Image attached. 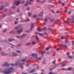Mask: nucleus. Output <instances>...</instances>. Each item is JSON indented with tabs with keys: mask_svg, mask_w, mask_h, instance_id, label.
Masks as SVG:
<instances>
[{
	"mask_svg": "<svg viewBox=\"0 0 74 74\" xmlns=\"http://www.w3.org/2000/svg\"><path fill=\"white\" fill-rule=\"evenodd\" d=\"M16 52L18 53H20V51H16Z\"/></svg>",
	"mask_w": 74,
	"mask_h": 74,
	"instance_id": "obj_45",
	"label": "nucleus"
},
{
	"mask_svg": "<svg viewBox=\"0 0 74 74\" xmlns=\"http://www.w3.org/2000/svg\"><path fill=\"white\" fill-rule=\"evenodd\" d=\"M9 64H8V63H7V62H6L3 65V66H9Z\"/></svg>",
	"mask_w": 74,
	"mask_h": 74,
	"instance_id": "obj_8",
	"label": "nucleus"
},
{
	"mask_svg": "<svg viewBox=\"0 0 74 74\" xmlns=\"http://www.w3.org/2000/svg\"><path fill=\"white\" fill-rule=\"evenodd\" d=\"M60 45L61 46H62L64 47H67L66 45H63L61 44Z\"/></svg>",
	"mask_w": 74,
	"mask_h": 74,
	"instance_id": "obj_18",
	"label": "nucleus"
},
{
	"mask_svg": "<svg viewBox=\"0 0 74 74\" xmlns=\"http://www.w3.org/2000/svg\"><path fill=\"white\" fill-rule=\"evenodd\" d=\"M45 61H44L43 62V64H45Z\"/></svg>",
	"mask_w": 74,
	"mask_h": 74,
	"instance_id": "obj_48",
	"label": "nucleus"
},
{
	"mask_svg": "<svg viewBox=\"0 0 74 74\" xmlns=\"http://www.w3.org/2000/svg\"><path fill=\"white\" fill-rule=\"evenodd\" d=\"M65 64H63V65H62V66H65Z\"/></svg>",
	"mask_w": 74,
	"mask_h": 74,
	"instance_id": "obj_60",
	"label": "nucleus"
},
{
	"mask_svg": "<svg viewBox=\"0 0 74 74\" xmlns=\"http://www.w3.org/2000/svg\"><path fill=\"white\" fill-rule=\"evenodd\" d=\"M35 34H38V32H36L35 33Z\"/></svg>",
	"mask_w": 74,
	"mask_h": 74,
	"instance_id": "obj_55",
	"label": "nucleus"
},
{
	"mask_svg": "<svg viewBox=\"0 0 74 74\" xmlns=\"http://www.w3.org/2000/svg\"><path fill=\"white\" fill-rule=\"evenodd\" d=\"M48 29H50V30H52V29H51V28H48Z\"/></svg>",
	"mask_w": 74,
	"mask_h": 74,
	"instance_id": "obj_57",
	"label": "nucleus"
},
{
	"mask_svg": "<svg viewBox=\"0 0 74 74\" xmlns=\"http://www.w3.org/2000/svg\"><path fill=\"white\" fill-rule=\"evenodd\" d=\"M65 12H67V9H65Z\"/></svg>",
	"mask_w": 74,
	"mask_h": 74,
	"instance_id": "obj_56",
	"label": "nucleus"
},
{
	"mask_svg": "<svg viewBox=\"0 0 74 74\" xmlns=\"http://www.w3.org/2000/svg\"><path fill=\"white\" fill-rule=\"evenodd\" d=\"M29 10V8H27V10Z\"/></svg>",
	"mask_w": 74,
	"mask_h": 74,
	"instance_id": "obj_51",
	"label": "nucleus"
},
{
	"mask_svg": "<svg viewBox=\"0 0 74 74\" xmlns=\"http://www.w3.org/2000/svg\"><path fill=\"white\" fill-rule=\"evenodd\" d=\"M13 70L14 69L12 68H10L7 71H4L3 72V73L5 74H9L11 73Z\"/></svg>",
	"mask_w": 74,
	"mask_h": 74,
	"instance_id": "obj_1",
	"label": "nucleus"
},
{
	"mask_svg": "<svg viewBox=\"0 0 74 74\" xmlns=\"http://www.w3.org/2000/svg\"><path fill=\"white\" fill-rule=\"evenodd\" d=\"M35 37L36 38L37 41H38L39 40V38H38V37L37 36H36Z\"/></svg>",
	"mask_w": 74,
	"mask_h": 74,
	"instance_id": "obj_14",
	"label": "nucleus"
},
{
	"mask_svg": "<svg viewBox=\"0 0 74 74\" xmlns=\"http://www.w3.org/2000/svg\"><path fill=\"white\" fill-rule=\"evenodd\" d=\"M65 43H68L69 42V41L68 40H65Z\"/></svg>",
	"mask_w": 74,
	"mask_h": 74,
	"instance_id": "obj_24",
	"label": "nucleus"
},
{
	"mask_svg": "<svg viewBox=\"0 0 74 74\" xmlns=\"http://www.w3.org/2000/svg\"><path fill=\"white\" fill-rule=\"evenodd\" d=\"M23 31L22 29H20L19 30H17V33H18L19 34H20V33H22L23 32Z\"/></svg>",
	"mask_w": 74,
	"mask_h": 74,
	"instance_id": "obj_4",
	"label": "nucleus"
},
{
	"mask_svg": "<svg viewBox=\"0 0 74 74\" xmlns=\"http://www.w3.org/2000/svg\"><path fill=\"white\" fill-rule=\"evenodd\" d=\"M60 12H59V11H57L56 13H58Z\"/></svg>",
	"mask_w": 74,
	"mask_h": 74,
	"instance_id": "obj_59",
	"label": "nucleus"
},
{
	"mask_svg": "<svg viewBox=\"0 0 74 74\" xmlns=\"http://www.w3.org/2000/svg\"><path fill=\"white\" fill-rule=\"evenodd\" d=\"M32 56L34 57H35L36 58L37 57L38 54H32Z\"/></svg>",
	"mask_w": 74,
	"mask_h": 74,
	"instance_id": "obj_6",
	"label": "nucleus"
},
{
	"mask_svg": "<svg viewBox=\"0 0 74 74\" xmlns=\"http://www.w3.org/2000/svg\"><path fill=\"white\" fill-rule=\"evenodd\" d=\"M41 58H40V57H39V58H38V60H41Z\"/></svg>",
	"mask_w": 74,
	"mask_h": 74,
	"instance_id": "obj_53",
	"label": "nucleus"
},
{
	"mask_svg": "<svg viewBox=\"0 0 74 74\" xmlns=\"http://www.w3.org/2000/svg\"><path fill=\"white\" fill-rule=\"evenodd\" d=\"M19 26H18L17 27H15V28L16 29H18V28H20V27H19Z\"/></svg>",
	"mask_w": 74,
	"mask_h": 74,
	"instance_id": "obj_28",
	"label": "nucleus"
},
{
	"mask_svg": "<svg viewBox=\"0 0 74 74\" xmlns=\"http://www.w3.org/2000/svg\"><path fill=\"white\" fill-rule=\"evenodd\" d=\"M53 6L52 5H49V7H48L49 8H51L53 7Z\"/></svg>",
	"mask_w": 74,
	"mask_h": 74,
	"instance_id": "obj_22",
	"label": "nucleus"
},
{
	"mask_svg": "<svg viewBox=\"0 0 74 74\" xmlns=\"http://www.w3.org/2000/svg\"><path fill=\"white\" fill-rule=\"evenodd\" d=\"M31 3V2H29V1H27V3L25 4V6H27L28 5H30Z\"/></svg>",
	"mask_w": 74,
	"mask_h": 74,
	"instance_id": "obj_7",
	"label": "nucleus"
},
{
	"mask_svg": "<svg viewBox=\"0 0 74 74\" xmlns=\"http://www.w3.org/2000/svg\"><path fill=\"white\" fill-rule=\"evenodd\" d=\"M16 38H21V36L20 37V36H16Z\"/></svg>",
	"mask_w": 74,
	"mask_h": 74,
	"instance_id": "obj_26",
	"label": "nucleus"
},
{
	"mask_svg": "<svg viewBox=\"0 0 74 74\" xmlns=\"http://www.w3.org/2000/svg\"><path fill=\"white\" fill-rule=\"evenodd\" d=\"M12 8L13 9H14L15 8V6H12Z\"/></svg>",
	"mask_w": 74,
	"mask_h": 74,
	"instance_id": "obj_29",
	"label": "nucleus"
},
{
	"mask_svg": "<svg viewBox=\"0 0 74 74\" xmlns=\"http://www.w3.org/2000/svg\"><path fill=\"white\" fill-rule=\"evenodd\" d=\"M52 62V63H53V64H55V61H54V62Z\"/></svg>",
	"mask_w": 74,
	"mask_h": 74,
	"instance_id": "obj_52",
	"label": "nucleus"
},
{
	"mask_svg": "<svg viewBox=\"0 0 74 74\" xmlns=\"http://www.w3.org/2000/svg\"><path fill=\"white\" fill-rule=\"evenodd\" d=\"M4 8V6L3 5H2V8H1V10H2Z\"/></svg>",
	"mask_w": 74,
	"mask_h": 74,
	"instance_id": "obj_39",
	"label": "nucleus"
},
{
	"mask_svg": "<svg viewBox=\"0 0 74 74\" xmlns=\"http://www.w3.org/2000/svg\"><path fill=\"white\" fill-rule=\"evenodd\" d=\"M34 1V0H29L30 2H32Z\"/></svg>",
	"mask_w": 74,
	"mask_h": 74,
	"instance_id": "obj_49",
	"label": "nucleus"
},
{
	"mask_svg": "<svg viewBox=\"0 0 74 74\" xmlns=\"http://www.w3.org/2000/svg\"><path fill=\"white\" fill-rule=\"evenodd\" d=\"M1 54L3 56H7L8 55L7 54H5V53H1Z\"/></svg>",
	"mask_w": 74,
	"mask_h": 74,
	"instance_id": "obj_13",
	"label": "nucleus"
},
{
	"mask_svg": "<svg viewBox=\"0 0 74 74\" xmlns=\"http://www.w3.org/2000/svg\"><path fill=\"white\" fill-rule=\"evenodd\" d=\"M20 0H16L14 2V5H18L19 4H23L25 3L24 1H23L22 2H21L20 1H19Z\"/></svg>",
	"mask_w": 74,
	"mask_h": 74,
	"instance_id": "obj_2",
	"label": "nucleus"
},
{
	"mask_svg": "<svg viewBox=\"0 0 74 74\" xmlns=\"http://www.w3.org/2000/svg\"><path fill=\"white\" fill-rule=\"evenodd\" d=\"M36 15H34L33 17L34 18H36Z\"/></svg>",
	"mask_w": 74,
	"mask_h": 74,
	"instance_id": "obj_38",
	"label": "nucleus"
},
{
	"mask_svg": "<svg viewBox=\"0 0 74 74\" xmlns=\"http://www.w3.org/2000/svg\"><path fill=\"white\" fill-rule=\"evenodd\" d=\"M8 9H6L5 10H4V11L5 12H7L8 11Z\"/></svg>",
	"mask_w": 74,
	"mask_h": 74,
	"instance_id": "obj_27",
	"label": "nucleus"
},
{
	"mask_svg": "<svg viewBox=\"0 0 74 74\" xmlns=\"http://www.w3.org/2000/svg\"><path fill=\"white\" fill-rule=\"evenodd\" d=\"M64 37H62L61 38V39H64Z\"/></svg>",
	"mask_w": 74,
	"mask_h": 74,
	"instance_id": "obj_61",
	"label": "nucleus"
},
{
	"mask_svg": "<svg viewBox=\"0 0 74 74\" xmlns=\"http://www.w3.org/2000/svg\"><path fill=\"white\" fill-rule=\"evenodd\" d=\"M57 51H59V49L58 48V49H57Z\"/></svg>",
	"mask_w": 74,
	"mask_h": 74,
	"instance_id": "obj_62",
	"label": "nucleus"
},
{
	"mask_svg": "<svg viewBox=\"0 0 74 74\" xmlns=\"http://www.w3.org/2000/svg\"><path fill=\"white\" fill-rule=\"evenodd\" d=\"M46 49L47 50H49V47L46 48Z\"/></svg>",
	"mask_w": 74,
	"mask_h": 74,
	"instance_id": "obj_42",
	"label": "nucleus"
},
{
	"mask_svg": "<svg viewBox=\"0 0 74 74\" xmlns=\"http://www.w3.org/2000/svg\"><path fill=\"white\" fill-rule=\"evenodd\" d=\"M5 16H6V15L5 14H3V15L1 16V18L3 17H5Z\"/></svg>",
	"mask_w": 74,
	"mask_h": 74,
	"instance_id": "obj_21",
	"label": "nucleus"
},
{
	"mask_svg": "<svg viewBox=\"0 0 74 74\" xmlns=\"http://www.w3.org/2000/svg\"><path fill=\"white\" fill-rule=\"evenodd\" d=\"M39 35H40L41 36H42V37H43L44 36V34H40V33H39Z\"/></svg>",
	"mask_w": 74,
	"mask_h": 74,
	"instance_id": "obj_19",
	"label": "nucleus"
},
{
	"mask_svg": "<svg viewBox=\"0 0 74 74\" xmlns=\"http://www.w3.org/2000/svg\"><path fill=\"white\" fill-rule=\"evenodd\" d=\"M43 13V11H42V12H41L40 14L39 15V16H41L42 17V16Z\"/></svg>",
	"mask_w": 74,
	"mask_h": 74,
	"instance_id": "obj_10",
	"label": "nucleus"
},
{
	"mask_svg": "<svg viewBox=\"0 0 74 74\" xmlns=\"http://www.w3.org/2000/svg\"><path fill=\"white\" fill-rule=\"evenodd\" d=\"M22 74H27L26 73H23Z\"/></svg>",
	"mask_w": 74,
	"mask_h": 74,
	"instance_id": "obj_64",
	"label": "nucleus"
},
{
	"mask_svg": "<svg viewBox=\"0 0 74 74\" xmlns=\"http://www.w3.org/2000/svg\"><path fill=\"white\" fill-rule=\"evenodd\" d=\"M49 74H55V73H53L52 72H51L50 73H49Z\"/></svg>",
	"mask_w": 74,
	"mask_h": 74,
	"instance_id": "obj_36",
	"label": "nucleus"
},
{
	"mask_svg": "<svg viewBox=\"0 0 74 74\" xmlns=\"http://www.w3.org/2000/svg\"><path fill=\"white\" fill-rule=\"evenodd\" d=\"M21 61L19 60L16 62V64H12L11 65L12 66H14L15 65H19L21 63Z\"/></svg>",
	"mask_w": 74,
	"mask_h": 74,
	"instance_id": "obj_3",
	"label": "nucleus"
},
{
	"mask_svg": "<svg viewBox=\"0 0 74 74\" xmlns=\"http://www.w3.org/2000/svg\"><path fill=\"white\" fill-rule=\"evenodd\" d=\"M34 71H35V70L34 69H33L32 70V71H30L29 72V73H32L34 72Z\"/></svg>",
	"mask_w": 74,
	"mask_h": 74,
	"instance_id": "obj_15",
	"label": "nucleus"
},
{
	"mask_svg": "<svg viewBox=\"0 0 74 74\" xmlns=\"http://www.w3.org/2000/svg\"><path fill=\"white\" fill-rule=\"evenodd\" d=\"M62 6H64V5L65 4L64 3H62Z\"/></svg>",
	"mask_w": 74,
	"mask_h": 74,
	"instance_id": "obj_44",
	"label": "nucleus"
},
{
	"mask_svg": "<svg viewBox=\"0 0 74 74\" xmlns=\"http://www.w3.org/2000/svg\"><path fill=\"white\" fill-rule=\"evenodd\" d=\"M12 55L14 56H18V54H15L14 53H12Z\"/></svg>",
	"mask_w": 74,
	"mask_h": 74,
	"instance_id": "obj_17",
	"label": "nucleus"
},
{
	"mask_svg": "<svg viewBox=\"0 0 74 74\" xmlns=\"http://www.w3.org/2000/svg\"><path fill=\"white\" fill-rule=\"evenodd\" d=\"M26 36V34H23V35H22L21 36V38H23L24 37H25V36Z\"/></svg>",
	"mask_w": 74,
	"mask_h": 74,
	"instance_id": "obj_12",
	"label": "nucleus"
},
{
	"mask_svg": "<svg viewBox=\"0 0 74 74\" xmlns=\"http://www.w3.org/2000/svg\"><path fill=\"white\" fill-rule=\"evenodd\" d=\"M37 30L38 31H39V32H41L42 31V30L41 29V28L39 27L38 28Z\"/></svg>",
	"mask_w": 74,
	"mask_h": 74,
	"instance_id": "obj_11",
	"label": "nucleus"
},
{
	"mask_svg": "<svg viewBox=\"0 0 74 74\" xmlns=\"http://www.w3.org/2000/svg\"><path fill=\"white\" fill-rule=\"evenodd\" d=\"M67 55L68 56H69L70 55V53L68 52L67 53Z\"/></svg>",
	"mask_w": 74,
	"mask_h": 74,
	"instance_id": "obj_32",
	"label": "nucleus"
},
{
	"mask_svg": "<svg viewBox=\"0 0 74 74\" xmlns=\"http://www.w3.org/2000/svg\"><path fill=\"white\" fill-rule=\"evenodd\" d=\"M32 45H35L36 44V42H32Z\"/></svg>",
	"mask_w": 74,
	"mask_h": 74,
	"instance_id": "obj_23",
	"label": "nucleus"
},
{
	"mask_svg": "<svg viewBox=\"0 0 74 74\" xmlns=\"http://www.w3.org/2000/svg\"><path fill=\"white\" fill-rule=\"evenodd\" d=\"M29 20H30L29 19H28L27 20V21H25L26 22H27V21H29Z\"/></svg>",
	"mask_w": 74,
	"mask_h": 74,
	"instance_id": "obj_46",
	"label": "nucleus"
},
{
	"mask_svg": "<svg viewBox=\"0 0 74 74\" xmlns=\"http://www.w3.org/2000/svg\"><path fill=\"white\" fill-rule=\"evenodd\" d=\"M14 40V39H8V41L10 42H12V41L13 40Z\"/></svg>",
	"mask_w": 74,
	"mask_h": 74,
	"instance_id": "obj_16",
	"label": "nucleus"
},
{
	"mask_svg": "<svg viewBox=\"0 0 74 74\" xmlns=\"http://www.w3.org/2000/svg\"><path fill=\"white\" fill-rule=\"evenodd\" d=\"M47 20H48L47 18H45V22H47Z\"/></svg>",
	"mask_w": 74,
	"mask_h": 74,
	"instance_id": "obj_33",
	"label": "nucleus"
},
{
	"mask_svg": "<svg viewBox=\"0 0 74 74\" xmlns=\"http://www.w3.org/2000/svg\"><path fill=\"white\" fill-rule=\"evenodd\" d=\"M43 29L45 30H47L46 27H43Z\"/></svg>",
	"mask_w": 74,
	"mask_h": 74,
	"instance_id": "obj_25",
	"label": "nucleus"
},
{
	"mask_svg": "<svg viewBox=\"0 0 74 74\" xmlns=\"http://www.w3.org/2000/svg\"><path fill=\"white\" fill-rule=\"evenodd\" d=\"M44 53V51H42V52H41V54L42 55H43Z\"/></svg>",
	"mask_w": 74,
	"mask_h": 74,
	"instance_id": "obj_41",
	"label": "nucleus"
},
{
	"mask_svg": "<svg viewBox=\"0 0 74 74\" xmlns=\"http://www.w3.org/2000/svg\"><path fill=\"white\" fill-rule=\"evenodd\" d=\"M69 23V22L68 21H67L66 22V23L67 24H68Z\"/></svg>",
	"mask_w": 74,
	"mask_h": 74,
	"instance_id": "obj_58",
	"label": "nucleus"
},
{
	"mask_svg": "<svg viewBox=\"0 0 74 74\" xmlns=\"http://www.w3.org/2000/svg\"><path fill=\"white\" fill-rule=\"evenodd\" d=\"M32 26H31V28L30 30H32L34 28V26H35V24L34 23H32L31 24Z\"/></svg>",
	"mask_w": 74,
	"mask_h": 74,
	"instance_id": "obj_5",
	"label": "nucleus"
},
{
	"mask_svg": "<svg viewBox=\"0 0 74 74\" xmlns=\"http://www.w3.org/2000/svg\"><path fill=\"white\" fill-rule=\"evenodd\" d=\"M72 19L71 20V21L72 23H74V16H72Z\"/></svg>",
	"mask_w": 74,
	"mask_h": 74,
	"instance_id": "obj_9",
	"label": "nucleus"
},
{
	"mask_svg": "<svg viewBox=\"0 0 74 74\" xmlns=\"http://www.w3.org/2000/svg\"><path fill=\"white\" fill-rule=\"evenodd\" d=\"M25 61H26V60H22V62H25Z\"/></svg>",
	"mask_w": 74,
	"mask_h": 74,
	"instance_id": "obj_37",
	"label": "nucleus"
},
{
	"mask_svg": "<svg viewBox=\"0 0 74 74\" xmlns=\"http://www.w3.org/2000/svg\"><path fill=\"white\" fill-rule=\"evenodd\" d=\"M10 45H11V46H12V47H11V48H13V46H14V45H12V44H10Z\"/></svg>",
	"mask_w": 74,
	"mask_h": 74,
	"instance_id": "obj_34",
	"label": "nucleus"
},
{
	"mask_svg": "<svg viewBox=\"0 0 74 74\" xmlns=\"http://www.w3.org/2000/svg\"><path fill=\"white\" fill-rule=\"evenodd\" d=\"M72 45H74V41L73 42V43H72Z\"/></svg>",
	"mask_w": 74,
	"mask_h": 74,
	"instance_id": "obj_63",
	"label": "nucleus"
},
{
	"mask_svg": "<svg viewBox=\"0 0 74 74\" xmlns=\"http://www.w3.org/2000/svg\"><path fill=\"white\" fill-rule=\"evenodd\" d=\"M68 57L70 58H73L72 56H69Z\"/></svg>",
	"mask_w": 74,
	"mask_h": 74,
	"instance_id": "obj_35",
	"label": "nucleus"
},
{
	"mask_svg": "<svg viewBox=\"0 0 74 74\" xmlns=\"http://www.w3.org/2000/svg\"><path fill=\"white\" fill-rule=\"evenodd\" d=\"M31 15V14L30 13H28V16H30Z\"/></svg>",
	"mask_w": 74,
	"mask_h": 74,
	"instance_id": "obj_43",
	"label": "nucleus"
},
{
	"mask_svg": "<svg viewBox=\"0 0 74 74\" xmlns=\"http://www.w3.org/2000/svg\"><path fill=\"white\" fill-rule=\"evenodd\" d=\"M50 21H51V22H52L53 21V19H50Z\"/></svg>",
	"mask_w": 74,
	"mask_h": 74,
	"instance_id": "obj_40",
	"label": "nucleus"
},
{
	"mask_svg": "<svg viewBox=\"0 0 74 74\" xmlns=\"http://www.w3.org/2000/svg\"><path fill=\"white\" fill-rule=\"evenodd\" d=\"M21 46V45L20 44H19V45H18V47H19Z\"/></svg>",
	"mask_w": 74,
	"mask_h": 74,
	"instance_id": "obj_50",
	"label": "nucleus"
},
{
	"mask_svg": "<svg viewBox=\"0 0 74 74\" xmlns=\"http://www.w3.org/2000/svg\"><path fill=\"white\" fill-rule=\"evenodd\" d=\"M72 68H68V70H71L72 69Z\"/></svg>",
	"mask_w": 74,
	"mask_h": 74,
	"instance_id": "obj_31",
	"label": "nucleus"
},
{
	"mask_svg": "<svg viewBox=\"0 0 74 74\" xmlns=\"http://www.w3.org/2000/svg\"><path fill=\"white\" fill-rule=\"evenodd\" d=\"M31 44V43H27V44H26V46H28L29 45H30Z\"/></svg>",
	"mask_w": 74,
	"mask_h": 74,
	"instance_id": "obj_20",
	"label": "nucleus"
},
{
	"mask_svg": "<svg viewBox=\"0 0 74 74\" xmlns=\"http://www.w3.org/2000/svg\"><path fill=\"white\" fill-rule=\"evenodd\" d=\"M23 64V63H22V64H20V66H21V68L22 69V70L23 69V66H21V64Z\"/></svg>",
	"mask_w": 74,
	"mask_h": 74,
	"instance_id": "obj_30",
	"label": "nucleus"
},
{
	"mask_svg": "<svg viewBox=\"0 0 74 74\" xmlns=\"http://www.w3.org/2000/svg\"><path fill=\"white\" fill-rule=\"evenodd\" d=\"M26 32L27 33H29V31H26Z\"/></svg>",
	"mask_w": 74,
	"mask_h": 74,
	"instance_id": "obj_54",
	"label": "nucleus"
},
{
	"mask_svg": "<svg viewBox=\"0 0 74 74\" xmlns=\"http://www.w3.org/2000/svg\"><path fill=\"white\" fill-rule=\"evenodd\" d=\"M5 5L6 6H8V3H6L5 4Z\"/></svg>",
	"mask_w": 74,
	"mask_h": 74,
	"instance_id": "obj_47",
	"label": "nucleus"
}]
</instances>
